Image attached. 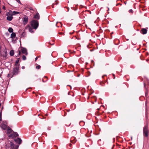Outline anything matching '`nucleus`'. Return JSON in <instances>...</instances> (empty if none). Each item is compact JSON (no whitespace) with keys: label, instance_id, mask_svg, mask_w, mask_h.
Listing matches in <instances>:
<instances>
[{"label":"nucleus","instance_id":"c756f323","mask_svg":"<svg viewBox=\"0 0 149 149\" xmlns=\"http://www.w3.org/2000/svg\"><path fill=\"white\" fill-rule=\"evenodd\" d=\"M38 57H36L35 58V61H36L38 59Z\"/></svg>","mask_w":149,"mask_h":149},{"label":"nucleus","instance_id":"a211bd4d","mask_svg":"<svg viewBox=\"0 0 149 149\" xmlns=\"http://www.w3.org/2000/svg\"><path fill=\"white\" fill-rule=\"evenodd\" d=\"M10 55L11 56H13L14 54V52L13 50H11L10 51Z\"/></svg>","mask_w":149,"mask_h":149},{"label":"nucleus","instance_id":"ddd939ff","mask_svg":"<svg viewBox=\"0 0 149 149\" xmlns=\"http://www.w3.org/2000/svg\"><path fill=\"white\" fill-rule=\"evenodd\" d=\"M12 131V130L11 129H10V128L8 127L7 132V133L8 134H9L10 133H11Z\"/></svg>","mask_w":149,"mask_h":149},{"label":"nucleus","instance_id":"b1692460","mask_svg":"<svg viewBox=\"0 0 149 149\" xmlns=\"http://www.w3.org/2000/svg\"><path fill=\"white\" fill-rule=\"evenodd\" d=\"M26 56H22V59H23V60H26Z\"/></svg>","mask_w":149,"mask_h":149},{"label":"nucleus","instance_id":"f03ea898","mask_svg":"<svg viewBox=\"0 0 149 149\" xmlns=\"http://www.w3.org/2000/svg\"><path fill=\"white\" fill-rule=\"evenodd\" d=\"M21 52L25 55H27V52L26 49L24 48H21V50L19 51V53L17 56H18L19 55L21 54Z\"/></svg>","mask_w":149,"mask_h":149},{"label":"nucleus","instance_id":"7ed1b4c3","mask_svg":"<svg viewBox=\"0 0 149 149\" xmlns=\"http://www.w3.org/2000/svg\"><path fill=\"white\" fill-rule=\"evenodd\" d=\"M143 131L144 135L146 137H147L148 135V130L147 126H146L144 127L143 129Z\"/></svg>","mask_w":149,"mask_h":149},{"label":"nucleus","instance_id":"412c9836","mask_svg":"<svg viewBox=\"0 0 149 149\" xmlns=\"http://www.w3.org/2000/svg\"><path fill=\"white\" fill-rule=\"evenodd\" d=\"M19 60H17L16 61L15 64V65H18V62H19Z\"/></svg>","mask_w":149,"mask_h":149},{"label":"nucleus","instance_id":"6e6552de","mask_svg":"<svg viewBox=\"0 0 149 149\" xmlns=\"http://www.w3.org/2000/svg\"><path fill=\"white\" fill-rule=\"evenodd\" d=\"M6 124L7 122L6 121L4 122L3 123L1 124V128L4 130H5L7 127L6 125Z\"/></svg>","mask_w":149,"mask_h":149},{"label":"nucleus","instance_id":"f704fd0d","mask_svg":"<svg viewBox=\"0 0 149 149\" xmlns=\"http://www.w3.org/2000/svg\"><path fill=\"white\" fill-rule=\"evenodd\" d=\"M69 11V9H68V11Z\"/></svg>","mask_w":149,"mask_h":149},{"label":"nucleus","instance_id":"1a4fd4ad","mask_svg":"<svg viewBox=\"0 0 149 149\" xmlns=\"http://www.w3.org/2000/svg\"><path fill=\"white\" fill-rule=\"evenodd\" d=\"M25 29H28L29 31L31 33H33L34 31L33 30L32 28H31L29 26H27L26 27Z\"/></svg>","mask_w":149,"mask_h":149},{"label":"nucleus","instance_id":"cd10ccee","mask_svg":"<svg viewBox=\"0 0 149 149\" xmlns=\"http://www.w3.org/2000/svg\"><path fill=\"white\" fill-rule=\"evenodd\" d=\"M3 9L4 10H5L6 9V8H5V7L4 6H3Z\"/></svg>","mask_w":149,"mask_h":149},{"label":"nucleus","instance_id":"72a5a7b5","mask_svg":"<svg viewBox=\"0 0 149 149\" xmlns=\"http://www.w3.org/2000/svg\"><path fill=\"white\" fill-rule=\"evenodd\" d=\"M7 146H6V147L7 148Z\"/></svg>","mask_w":149,"mask_h":149},{"label":"nucleus","instance_id":"c85d7f7f","mask_svg":"<svg viewBox=\"0 0 149 149\" xmlns=\"http://www.w3.org/2000/svg\"><path fill=\"white\" fill-rule=\"evenodd\" d=\"M54 4H55L54 3H53L52 5V7H53L54 5Z\"/></svg>","mask_w":149,"mask_h":149},{"label":"nucleus","instance_id":"aec40b11","mask_svg":"<svg viewBox=\"0 0 149 149\" xmlns=\"http://www.w3.org/2000/svg\"><path fill=\"white\" fill-rule=\"evenodd\" d=\"M15 67H14V68H15L16 70V71H18L19 69V67L18 65H15Z\"/></svg>","mask_w":149,"mask_h":149},{"label":"nucleus","instance_id":"bb28decb","mask_svg":"<svg viewBox=\"0 0 149 149\" xmlns=\"http://www.w3.org/2000/svg\"><path fill=\"white\" fill-rule=\"evenodd\" d=\"M16 1H17L18 3H19L20 4H21V3L19 1V0H15Z\"/></svg>","mask_w":149,"mask_h":149},{"label":"nucleus","instance_id":"7c9ffc66","mask_svg":"<svg viewBox=\"0 0 149 149\" xmlns=\"http://www.w3.org/2000/svg\"><path fill=\"white\" fill-rule=\"evenodd\" d=\"M24 68H25L24 66H23V67H22V69H24Z\"/></svg>","mask_w":149,"mask_h":149},{"label":"nucleus","instance_id":"0eeeda50","mask_svg":"<svg viewBox=\"0 0 149 149\" xmlns=\"http://www.w3.org/2000/svg\"><path fill=\"white\" fill-rule=\"evenodd\" d=\"M23 23L24 24H26L28 21V17L26 16H24L23 17Z\"/></svg>","mask_w":149,"mask_h":149},{"label":"nucleus","instance_id":"f3484780","mask_svg":"<svg viewBox=\"0 0 149 149\" xmlns=\"http://www.w3.org/2000/svg\"><path fill=\"white\" fill-rule=\"evenodd\" d=\"M9 136L11 138H12L14 137H15V132L14 133L12 134H10V135H9Z\"/></svg>","mask_w":149,"mask_h":149},{"label":"nucleus","instance_id":"4be33fe9","mask_svg":"<svg viewBox=\"0 0 149 149\" xmlns=\"http://www.w3.org/2000/svg\"><path fill=\"white\" fill-rule=\"evenodd\" d=\"M18 136V134L17 132H15V137H17Z\"/></svg>","mask_w":149,"mask_h":149},{"label":"nucleus","instance_id":"39448f33","mask_svg":"<svg viewBox=\"0 0 149 149\" xmlns=\"http://www.w3.org/2000/svg\"><path fill=\"white\" fill-rule=\"evenodd\" d=\"M7 55V54L6 51V50H5L3 52L2 54L1 55V56L3 57V59L5 60L6 58V57Z\"/></svg>","mask_w":149,"mask_h":149},{"label":"nucleus","instance_id":"6ab92c4d","mask_svg":"<svg viewBox=\"0 0 149 149\" xmlns=\"http://www.w3.org/2000/svg\"><path fill=\"white\" fill-rule=\"evenodd\" d=\"M8 31L10 32L11 33L13 32V29L12 28L10 27L9 28Z\"/></svg>","mask_w":149,"mask_h":149},{"label":"nucleus","instance_id":"5701e85b","mask_svg":"<svg viewBox=\"0 0 149 149\" xmlns=\"http://www.w3.org/2000/svg\"><path fill=\"white\" fill-rule=\"evenodd\" d=\"M71 142L72 143H74L76 142V140L75 139H74L72 141H71Z\"/></svg>","mask_w":149,"mask_h":149},{"label":"nucleus","instance_id":"2f4dec72","mask_svg":"<svg viewBox=\"0 0 149 149\" xmlns=\"http://www.w3.org/2000/svg\"><path fill=\"white\" fill-rule=\"evenodd\" d=\"M60 33V34H62V33Z\"/></svg>","mask_w":149,"mask_h":149},{"label":"nucleus","instance_id":"2eb2a0df","mask_svg":"<svg viewBox=\"0 0 149 149\" xmlns=\"http://www.w3.org/2000/svg\"><path fill=\"white\" fill-rule=\"evenodd\" d=\"M34 17L35 18L39 19V14L38 13H36V15H35Z\"/></svg>","mask_w":149,"mask_h":149},{"label":"nucleus","instance_id":"20e7f679","mask_svg":"<svg viewBox=\"0 0 149 149\" xmlns=\"http://www.w3.org/2000/svg\"><path fill=\"white\" fill-rule=\"evenodd\" d=\"M10 14L11 13H10V11H9L6 14V15L7 16V20L9 21L12 20L13 18V17L12 16L13 15Z\"/></svg>","mask_w":149,"mask_h":149},{"label":"nucleus","instance_id":"f8f14e48","mask_svg":"<svg viewBox=\"0 0 149 149\" xmlns=\"http://www.w3.org/2000/svg\"><path fill=\"white\" fill-rule=\"evenodd\" d=\"M10 13H11L10 14L12 15H16L17 14H18L19 13L17 11H13L12 12L11 11H10Z\"/></svg>","mask_w":149,"mask_h":149},{"label":"nucleus","instance_id":"a878e982","mask_svg":"<svg viewBox=\"0 0 149 149\" xmlns=\"http://www.w3.org/2000/svg\"><path fill=\"white\" fill-rule=\"evenodd\" d=\"M129 12L130 13H133V10L132 9L130 10H129Z\"/></svg>","mask_w":149,"mask_h":149},{"label":"nucleus","instance_id":"4468645a","mask_svg":"<svg viewBox=\"0 0 149 149\" xmlns=\"http://www.w3.org/2000/svg\"><path fill=\"white\" fill-rule=\"evenodd\" d=\"M16 36L15 33H13L11 34V37L13 38H15Z\"/></svg>","mask_w":149,"mask_h":149},{"label":"nucleus","instance_id":"dca6fc26","mask_svg":"<svg viewBox=\"0 0 149 149\" xmlns=\"http://www.w3.org/2000/svg\"><path fill=\"white\" fill-rule=\"evenodd\" d=\"M18 71H16V70L15 69V68H14L13 70V73L14 74H17Z\"/></svg>","mask_w":149,"mask_h":149},{"label":"nucleus","instance_id":"9d476101","mask_svg":"<svg viewBox=\"0 0 149 149\" xmlns=\"http://www.w3.org/2000/svg\"><path fill=\"white\" fill-rule=\"evenodd\" d=\"M15 141L17 142L19 144H20L22 141V140L21 139L19 138H18L17 139L14 140Z\"/></svg>","mask_w":149,"mask_h":149},{"label":"nucleus","instance_id":"f257e3e1","mask_svg":"<svg viewBox=\"0 0 149 149\" xmlns=\"http://www.w3.org/2000/svg\"><path fill=\"white\" fill-rule=\"evenodd\" d=\"M31 25L33 29H36L38 26V22L37 21L33 20L31 22Z\"/></svg>","mask_w":149,"mask_h":149},{"label":"nucleus","instance_id":"393cba45","mask_svg":"<svg viewBox=\"0 0 149 149\" xmlns=\"http://www.w3.org/2000/svg\"><path fill=\"white\" fill-rule=\"evenodd\" d=\"M40 66L39 65H37L36 66V68L37 69H39L40 68Z\"/></svg>","mask_w":149,"mask_h":149},{"label":"nucleus","instance_id":"473e14b6","mask_svg":"<svg viewBox=\"0 0 149 149\" xmlns=\"http://www.w3.org/2000/svg\"><path fill=\"white\" fill-rule=\"evenodd\" d=\"M71 145V144H70V146Z\"/></svg>","mask_w":149,"mask_h":149},{"label":"nucleus","instance_id":"9b49d317","mask_svg":"<svg viewBox=\"0 0 149 149\" xmlns=\"http://www.w3.org/2000/svg\"><path fill=\"white\" fill-rule=\"evenodd\" d=\"M141 31V33L143 34H146L147 32V30L145 29H142Z\"/></svg>","mask_w":149,"mask_h":149},{"label":"nucleus","instance_id":"423d86ee","mask_svg":"<svg viewBox=\"0 0 149 149\" xmlns=\"http://www.w3.org/2000/svg\"><path fill=\"white\" fill-rule=\"evenodd\" d=\"M18 146H15L13 143L10 142V149H18Z\"/></svg>","mask_w":149,"mask_h":149}]
</instances>
